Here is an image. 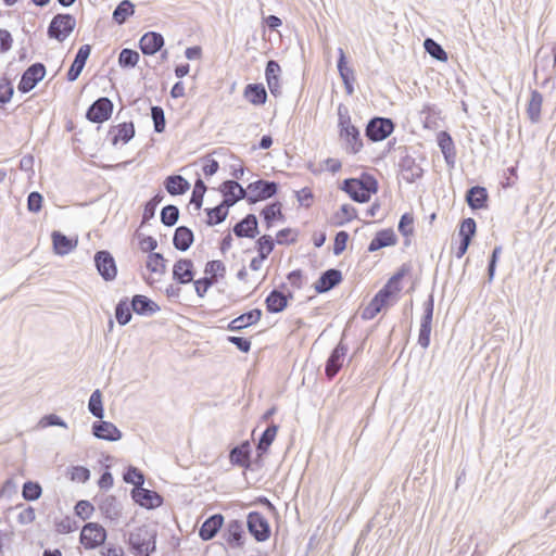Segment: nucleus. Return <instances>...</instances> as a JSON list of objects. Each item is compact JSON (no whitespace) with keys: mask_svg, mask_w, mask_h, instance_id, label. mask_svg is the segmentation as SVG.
<instances>
[{"mask_svg":"<svg viewBox=\"0 0 556 556\" xmlns=\"http://www.w3.org/2000/svg\"><path fill=\"white\" fill-rule=\"evenodd\" d=\"M166 263L167 260L162 253L154 252L148 255L146 266L151 273L164 275L166 273Z\"/></svg>","mask_w":556,"mask_h":556,"instance_id":"nucleus-49","label":"nucleus"},{"mask_svg":"<svg viewBox=\"0 0 556 556\" xmlns=\"http://www.w3.org/2000/svg\"><path fill=\"white\" fill-rule=\"evenodd\" d=\"M342 280L343 276L340 269L329 268L320 274L313 287L316 293L323 294L339 286Z\"/></svg>","mask_w":556,"mask_h":556,"instance_id":"nucleus-19","label":"nucleus"},{"mask_svg":"<svg viewBox=\"0 0 556 556\" xmlns=\"http://www.w3.org/2000/svg\"><path fill=\"white\" fill-rule=\"evenodd\" d=\"M163 185L170 195H181L190 189V182L181 175L167 176Z\"/></svg>","mask_w":556,"mask_h":556,"instance_id":"nucleus-36","label":"nucleus"},{"mask_svg":"<svg viewBox=\"0 0 556 556\" xmlns=\"http://www.w3.org/2000/svg\"><path fill=\"white\" fill-rule=\"evenodd\" d=\"M397 243V237L392 228L381 229L376 232L367 247V251L372 253L387 247H393Z\"/></svg>","mask_w":556,"mask_h":556,"instance_id":"nucleus-32","label":"nucleus"},{"mask_svg":"<svg viewBox=\"0 0 556 556\" xmlns=\"http://www.w3.org/2000/svg\"><path fill=\"white\" fill-rule=\"evenodd\" d=\"M195 274L192 260L181 257L173 266L172 278L177 285H188L193 281Z\"/></svg>","mask_w":556,"mask_h":556,"instance_id":"nucleus-18","label":"nucleus"},{"mask_svg":"<svg viewBox=\"0 0 556 556\" xmlns=\"http://www.w3.org/2000/svg\"><path fill=\"white\" fill-rule=\"evenodd\" d=\"M123 480L127 484H132L134 488H140L144 484L146 478L139 468L128 465L123 472Z\"/></svg>","mask_w":556,"mask_h":556,"instance_id":"nucleus-45","label":"nucleus"},{"mask_svg":"<svg viewBox=\"0 0 556 556\" xmlns=\"http://www.w3.org/2000/svg\"><path fill=\"white\" fill-rule=\"evenodd\" d=\"M204 212L207 216L205 224L208 227L222 224L229 214V210L222 202L214 207L204 208Z\"/></svg>","mask_w":556,"mask_h":556,"instance_id":"nucleus-42","label":"nucleus"},{"mask_svg":"<svg viewBox=\"0 0 556 556\" xmlns=\"http://www.w3.org/2000/svg\"><path fill=\"white\" fill-rule=\"evenodd\" d=\"M299 231L296 229L287 227L283 229H280L276 233L275 241L280 245H290L294 244L298 241Z\"/></svg>","mask_w":556,"mask_h":556,"instance_id":"nucleus-57","label":"nucleus"},{"mask_svg":"<svg viewBox=\"0 0 556 556\" xmlns=\"http://www.w3.org/2000/svg\"><path fill=\"white\" fill-rule=\"evenodd\" d=\"M227 184L228 179L220 184V186L218 187V191L222 193L223 197L222 203L229 210L239 201L236 191L232 188H230Z\"/></svg>","mask_w":556,"mask_h":556,"instance_id":"nucleus-58","label":"nucleus"},{"mask_svg":"<svg viewBox=\"0 0 556 556\" xmlns=\"http://www.w3.org/2000/svg\"><path fill=\"white\" fill-rule=\"evenodd\" d=\"M390 300L384 298L382 294L377 292L374 298L370 300L368 305L362 312V318L364 320L374 319L381 309L389 303Z\"/></svg>","mask_w":556,"mask_h":556,"instance_id":"nucleus-39","label":"nucleus"},{"mask_svg":"<svg viewBox=\"0 0 556 556\" xmlns=\"http://www.w3.org/2000/svg\"><path fill=\"white\" fill-rule=\"evenodd\" d=\"M243 97L253 105L261 106L267 101V91L263 84H248L243 90Z\"/></svg>","mask_w":556,"mask_h":556,"instance_id":"nucleus-35","label":"nucleus"},{"mask_svg":"<svg viewBox=\"0 0 556 556\" xmlns=\"http://www.w3.org/2000/svg\"><path fill=\"white\" fill-rule=\"evenodd\" d=\"M263 312L261 308H253L245 312L238 317L233 318L227 326L228 331H241L250 326L257 324L262 318Z\"/></svg>","mask_w":556,"mask_h":556,"instance_id":"nucleus-29","label":"nucleus"},{"mask_svg":"<svg viewBox=\"0 0 556 556\" xmlns=\"http://www.w3.org/2000/svg\"><path fill=\"white\" fill-rule=\"evenodd\" d=\"M232 232L237 238L254 239L260 235L258 219L255 214L249 213L235 224Z\"/></svg>","mask_w":556,"mask_h":556,"instance_id":"nucleus-21","label":"nucleus"},{"mask_svg":"<svg viewBox=\"0 0 556 556\" xmlns=\"http://www.w3.org/2000/svg\"><path fill=\"white\" fill-rule=\"evenodd\" d=\"M378 180L368 173H363L358 178H346L341 185V190L357 203L369 202L371 195L378 192Z\"/></svg>","mask_w":556,"mask_h":556,"instance_id":"nucleus-1","label":"nucleus"},{"mask_svg":"<svg viewBox=\"0 0 556 556\" xmlns=\"http://www.w3.org/2000/svg\"><path fill=\"white\" fill-rule=\"evenodd\" d=\"M42 495V488L39 482L27 480L22 486V497L27 502H34Z\"/></svg>","mask_w":556,"mask_h":556,"instance_id":"nucleus-54","label":"nucleus"},{"mask_svg":"<svg viewBox=\"0 0 556 556\" xmlns=\"http://www.w3.org/2000/svg\"><path fill=\"white\" fill-rule=\"evenodd\" d=\"M465 201L472 211L488 207L489 193L485 187L472 186L465 193Z\"/></svg>","mask_w":556,"mask_h":556,"instance_id":"nucleus-28","label":"nucleus"},{"mask_svg":"<svg viewBox=\"0 0 556 556\" xmlns=\"http://www.w3.org/2000/svg\"><path fill=\"white\" fill-rule=\"evenodd\" d=\"M88 410L90 414L98 418L103 419L104 417V407L102 401V392L99 389H96L88 401Z\"/></svg>","mask_w":556,"mask_h":556,"instance_id":"nucleus-47","label":"nucleus"},{"mask_svg":"<svg viewBox=\"0 0 556 556\" xmlns=\"http://www.w3.org/2000/svg\"><path fill=\"white\" fill-rule=\"evenodd\" d=\"M194 242V233L187 226H178L173 236V245L180 252H186Z\"/></svg>","mask_w":556,"mask_h":556,"instance_id":"nucleus-34","label":"nucleus"},{"mask_svg":"<svg viewBox=\"0 0 556 556\" xmlns=\"http://www.w3.org/2000/svg\"><path fill=\"white\" fill-rule=\"evenodd\" d=\"M282 203L280 201H274L266 204L260 215L263 218L265 228L271 229L277 223H285L286 215L282 212Z\"/></svg>","mask_w":556,"mask_h":556,"instance_id":"nucleus-25","label":"nucleus"},{"mask_svg":"<svg viewBox=\"0 0 556 556\" xmlns=\"http://www.w3.org/2000/svg\"><path fill=\"white\" fill-rule=\"evenodd\" d=\"M294 293L291 290H271L265 299L266 311L270 314H278L283 312L291 300H293Z\"/></svg>","mask_w":556,"mask_h":556,"instance_id":"nucleus-17","label":"nucleus"},{"mask_svg":"<svg viewBox=\"0 0 556 556\" xmlns=\"http://www.w3.org/2000/svg\"><path fill=\"white\" fill-rule=\"evenodd\" d=\"M163 200L164 193L159 191L144 203L141 224H146L154 217L156 207Z\"/></svg>","mask_w":556,"mask_h":556,"instance_id":"nucleus-51","label":"nucleus"},{"mask_svg":"<svg viewBox=\"0 0 556 556\" xmlns=\"http://www.w3.org/2000/svg\"><path fill=\"white\" fill-rule=\"evenodd\" d=\"M205 275L215 276L216 278H224L226 274V266L219 260L208 261L204 268Z\"/></svg>","mask_w":556,"mask_h":556,"instance_id":"nucleus-61","label":"nucleus"},{"mask_svg":"<svg viewBox=\"0 0 556 556\" xmlns=\"http://www.w3.org/2000/svg\"><path fill=\"white\" fill-rule=\"evenodd\" d=\"M349 238L350 235L345 230H340L336 233L332 247V252L336 256H339L344 252Z\"/></svg>","mask_w":556,"mask_h":556,"instance_id":"nucleus-63","label":"nucleus"},{"mask_svg":"<svg viewBox=\"0 0 556 556\" xmlns=\"http://www.w3.org/2000/svg\"><path fill=\"white\" fill-rule=\"evenodd\" d=\"M161 223L165 227H173L177 224L179 219V208L174 204H167L161 210Z\"/></svg>","mask_w":556,"mask_h":556,"instance_id":"nucleus-55","label":"nucleus"},{"mask_svg":"<svg viewBox=\"0 0 556 556\" xmlns=\"http://www.w3.org/2000/svg\"><path fill=\"white\" fill-rule=\"evenodd\" d=\"M275 239L270 235H262L255 241V249L262 258H267L275 249Z\"/></svg>","mask_w":556,"mask_h":556,"instance_id":"nucleus-53","label":"nucleus"},{"mask_svg":"<svg viewBox=\"0 0 556 556\" xmlns=\"http://www.w3.org/2000/svg\"><path fill=\"white\" fill-rule=\"evenodd\" d=\"M344 333L339 343L330 352L325 364V376L328 380H332L343 367L349 346L343 342Z\"/></svg>","mask_w":556,"mask_h":556,"instance_id":"nucleus-10","label":"nucleus"},{"mask_svg":"<svg viewBox=\"0 0 556 556\" xmlns=\"http://www.w3.org/2000/svg\"><path fill=\"white\" fill-rule=\"evenodd\" d=\"M74 511L77 517L87 520L94 511V507L89 501L80 500L75 504Z\"/></svg>","mask_w":556,"mask_h":556,"instance_id":"nucleus-64","label":"nucleus"},{"mask_svg":"<svg viewBox=\"0 0 556 556\" xmlns=\"http://www.w3.org/2000/svg\"><path fill=\"white\" fill-rule=\"evenodd\" d=\"M206 185L199 176L194 182L193 191L189 201V205H192L195 211H200L203 204V198L206 192Z\"/></svg>","mask_w":556,"mask_h":556,"instance_id":"nucleus-48","label":"nucleus"},{"mask_svg":"<svg viewBox=\"0 0 556 556\" xmlns=\"http://www.w3.org/2000/svg\"><path fill=\"white\" fill-rule=\"evenodd\" d=\"M338 128L339 137L345 143V151L351 154L358 153L363 147L359 129L352 124L350 112L346 105H338Z\"/></svg>","mask_w":556,"mask_h":556,"instance_id":"nucleus-2","label":"nucleus"},{"mask_svg":"<svg viewBox=\"0 0 556 556\" xmlns=\"http://www.w3.org/2000/svg\"><path fill=\"white\" fill-rule=\"evenodd\" d=\"M13 93L14 88L12 81L8 77L0 78V103L2 105L9 103Z\"/></svg>","mask_w":556,"mask_h":556,"instance_id":"nucleus-62","label":"nucleus"},{"mask_svg":"<svg viewBox=\"0 0 556 556\" xmlns=\"http://www.w3.org/2000/svg\"><path fill=\"white\" fill-rule=\"evenodd\" d=\"M543 103V96L542 93L534 89L531 90L530 93V100L527 105V115L531 123L535 124L539 123L541 119V109Z\"/></svg>","mask_w":556,"mask_h":556,"instance_id":"nucleus-40","label":"nucleus"},{"mask_svg":"<svg viewBox=\"0 0 556 556\" xmlns=\"http://www.w3.org/2000/svg\"><path fill=\"white\" fill-rule=\"evenodd\" d=\"M130 496L135 504L149 510L155 509L164 503V497L160 493L146 489L143 485L140 488H132Z\"/></svg>","mask_w":556,"mask_h":556,"instance_id":"nucleus-14","label":"nucleus"},{"mask_svg":"<svg viewBox=\"0 0 556 556\" xmlns=\"http://www.w3.org/2000/svg\"><path fill=\"white\" fill-rule=\"evenodd\" d=\"M156 528L152 525H142L135 528L128 536L129 551L135 556H150L156 551Z\"/></svg>","mask_w":556,"mask_h":556,"instance_id":"nucleus-3","label":"nucleus"},{"mask_svg":"<svg viewBox=\"0 0 556 556\" xmlns=\"http://www.w3.org/2000/svg\"><path fill=\"white\" fill-rule=\"evenodd\" d=\"M102 515L110 520H117L122 514L121 505L114 495H106L99 504Z\"/></svg>","mask_w":556,"mask_h":556,"instance_id":"nucleus-38","label":"nucleus"},{"mask_svg":"<svg viewBox=\"0 0 556 556\" xmlns=\"http://www.w3.org/2000/svg\"><path fill=\"white\" fill-rule=\"evenodd\" d=\"M249 190L251 191L249 204H255L277 195L279 184L274 180L257 179L249 184Z\"/></svg>","mask_w":556,"mask_h":556,"instance_id":"nucleus-11","label":"nucleus"},{"mask_svg":"<svg viewBox=\"0 0 556 556\" xmlns=\"http://www.w3.org/2000/svg\"><path fill=\"white\" fill-rule=\"evenodd\" d=\"M424 48L425 51L437 61L446 62L448 59L447 52L432 38L425 39Z\"/></svg>","mask_w":556,"mask_h":556,"instance_id":"nucleus-46","label":"nucleus"},{"mask_svg":"<svg viewBox=\"0 0 556 556\" xmlns=\"http://www.w3.org/2000/svg\"><path fill=\"white\" fill-rule=\"evenodd\" d=\"M76 18L70 13H58L50 21L47 35L50 39L63 42L75 29Z\"/></svg>","mask_w":556,"mask_h":556,"instance_id":"nucleus-4","label":"nucleus"},{"mask_svg":"<svg viewBox=\"0 0 556 556\" xmlns=\"http://www.w3.org/2000/svg\"><path fill=\"white\" fill-rule=\"evenodd\" d=\"M477 231V223L472 217L464 218L458 227L459 240L471 242Z\"/></svg>","mask_w":556,"mask_h":556,"instance_id":"nucleus-52","label":"nucleus"},{"mask_svg":"<svg viewBox=\"0 0 556 556\" xmlns=\"http://www.w3.org/2000/svg\"><path fill=\"white\" fill-rule=\"evenodd\" d=\"M433 311L434 296L433 293H430L428 295V299L424 302V313L421 316L420 328L418 333V344L425 350L428 349L430 345Z\"/></svg>","mask_w":556,"mask_h":556,"instance_id":"nucleus-8","label":"nucleus"},{"mask_svg":"<svg viewBox=\"0 0 556 556\" xmlns=\"http://www.w3.org/2000/svg\"><path fill=\"white\" fill-rule=\"evenodd\" d=\"M223 538L230 547H242L245 542V532L242 521L238 519L230 520L223 531Z\"/></svg>","mask_w":556,"mask_h":556,"instance_id":"nucleus-22","label":"nucleus"},{"mask_svg":"<svg viewBox=\"0 0 556 556\" xmlns=\"http://www.w3.org/2000/svg\"><path fill=\"white\" fill-rule=\"evenodd\" d=\"M129 301L134 313L140 316H153L161 309L156 302L143 294H135Z\"/></svg>","mask_w":556,"mask_h":556,"instance_id":"nucleus-31","label":"nucleus"},{"mask_svg":"<svg viewBox=\"0 0 556 556\" xmlns=\"http://www.w3.org/2000/svg\"><path fill=\"white\" fill-rule=\"evenodd\" d=\"M136 135L135 124L132 122H123L110 127L108 137L112 146L116 147L118 143H128Z\"/></svg>","mask_w":556,"mask_h":556,"instance_id":"nucleus-20","label":"nucleus"},{"mask_svg":"<svg viewBox=\"0 0 556 556\" xmlns=\"http://www.w3.org/2000/svg\"><path fill=\"white\" fill-rule=\"evenodd\" d=\"M53 252L56 255L64 256L76 249L78 239L76 237H67L59 230L51 233Z\"/></svg>","mask_w":556,"mask_h":556,"instance_id":"nucleus-30","label":"nucleus"},{"mask_svg":"<svg viewBox=\"0 0 556 556\" xmlns=\"http://www.w3.org/2000/svg\"><path fill=\"white\" fill-rule=\"evenodd\" d=\"M224 525V516L222 514H214L210 516L201 525L199 529V536L203 541H210L216 536Z\"/></svg>","mask_w":556,"mask_h":556,"instance_id":"nucleus-33","label":"nucleus"},{"mask_svg":"<svg viewBox=\"0 0 556 556\" xmlns=\"http://www.w3.org/2000/svg\"><path fill=\"white\" fill-rule=\"evenodd\" d=\"M151 118L153 121V128L156 134H162L165 131L166 127V118L165 112L160 105L151 106Z\"/></svg>","mask_w":556,"mask_h":556,"instance_id":"nucleus-56","label":"nucleus"},{"mask_svg":"<svg viewBox=\"0 0 556 556\" xmlns=\"http://www.w3.org/2000/svg\"><path fill=\"white\" fill-rule=\"evenodd\" d=\"M229 463L232 466L252 469V446L249 440H243L229 451Z\"/></svg>","mask_w":556,"mask_h":556,"instance_id":"nucleus-15","label":"nucleus"},{"mask_svg":"<svg viewBox=\"0 0 556 556\" xmlns=\"http://www.w3.org/2000/svg\"><path fill=\"white\" fill-rule=\"evenodd\" d=\"M92 434L100 440L116 442L122 439V431L111 421L99 419L91 427Z\"/></svg>","mask_w":556,"mask_h":556,"instance_id":"nucleus-23","label":"nucleus"},{"mask_svg":"<svg viewBox=\"0 0 556 556\" xmlns=\"http://www.w3.org/2000/svg\"><path fill=\"white\" fill-rule=\"evenodd\" d=\"M404 155L401 156L399 167L403 174V178L408 184H414L416 180L424 177L425 170L416 162V160L407 153V148H403Z\"/></svg>","mask_w":556,"mask_h":556,"instance_id":"nucleus-16","label":"nucleus"},{"mask_svg":"<svg viewBox=\"0 0 556 556\" xmlns=\"http://www.w3.org/2000/svg\"><path fill=\"white\" fill-rule=\"evenodd\" d=\"M437 143L443 154L444 161L448 169H453L456 164V148L450 132L441 130L437 134Z\"/></svg>","mask_w":556,"mask_h":556,"instance_id":"nucleus-24","label":"nucleus"},{"mask_svg":"<svg viewBox=\"0 0 556 556\" xmlns=\"http://www.w3.org/2000/svg\"><path fill=\"white\" fill-rule=\"evenodd\" d=\"M395 128V123L389 117L374 116L365 128V137L371 142L387 139Z\"/></svg>","mask_w":556,"mask_h":556,"instance_id":"nucleus-5","label":"nucleus"},{"mask_svg":"<svg viewBox=\"0 0 556 556\" xmlns=\"http://www.w3.org/2000/svg\"><path fill=\"white\" fill-rule=\"evenodd\" d=\"M165 39L161 33L148 31L139 39V49L144 55H154L162 50Z\"/></svg>","mask_w":556,"mask_h":556,"instance_id":"nucleus-27","label":"nucleus"},{"mask_svg":"<svg viewBox=\"0 0 556 556\" xmlns=\"http://www.w3.org/2000/svg\"><path fill=\"white\" fill-rule=\"evenodd\" d=\"M413 224H414V217L410 213H404L401 218H400V222H399V225H397V230L399 232L407 238L409 236H412L414 233V227H413Z\"/></svg>","mask_w":556,"mask_h":556,"instance_id":"nucleus-60","label":"nucleus"},{"mask_svg":"<svg viewBox=\"0 0 556 556\" xmlns=\"http://www.w3.org/2000/svg\"><path fill=\"white\" fill-rule=\"evenodd\" d=\"M502 251H503L502 245H495L490 255V258L488 262V267H486V275H488L489 282H492L494 279L497 262L500 260Z\"/></svg>","mask_w":556,"mask_h":556,"instance_id":"nucleus-59","label":"nucleus"},{"mask_svg":"<svg viewBox=\"0 0 556 556\" xmlns=\"http://www.w3.org/2000/svg\"><path fill=\"white\" fill-rule=\"evenodd\" d=\"M114 104L108 97H100L86 111V118L94 124H102L112 116Z\"/></svg>","mask_w":556,"mask_h":556,"instance_id":"nucleus-13","label":"nucleus"},{"mask_svg":"<svg viewBox=\"0 0 556 556\" xmlns=\"http://www.w3.org/2000/svg\"><path fill=\"white\" fill-rule=\"evenodd\" d=\"M136 5L130 0L121 1L113 11L112 20L117 25H124L135 14Z\"/></svg>","mask_w":556,"mask_h":556,"instance_id":"nucleus-41","label":"nucleus"},{"mask_svg":"<svg viewBox=\"0 0 556 556\" xmlns=\"http://www.w3.org/2000/svg\"><path fill=\"white\" fill-rule=\"evenodd\" d=\"M131 303L127 296L121 299L115 305V318L119 326H126L132 318Z\"/></svg>","mask_w":556,"mask_h":556,"instance_id":"nucleus-44","label":"nucleus"},{"mask_svg":"<svg viewBox=\"0 0 556 556\" xmlns=\"http://www.w3.org/2000/svg\"><path fill=\"white\" fill-rule=\"evenodd\" d=\"M98 274L104 281H113L117 276V265L114 256L108 250H99L93 255Z\"/></svg>","mask_w":556,"mask_h":556,"instance_id":"nucleus-12","label":"nucleus"},{"mask_svg":"<svg viewBox=\"0 0 556 556\" xmlns=\"http://www.w3.org/2000/svg\"><path fill=\"white\" fill-rule=\"evenodd\" d=\"M106 538L104 527L98 522H87L80 531L79 542L86 549H96L105 543Z\"/></svg>","mask_w":556,"mask_h":556,"instance_id":"nucleus-6","label":"nucleus"},{"mask_svg":"<svg viewBox=\"0 0 556 556\" xmlns=\"http://www.w3.org/2000/svg\"><path fill=\"white\" fill-rule=\"evenodd\" d=\"M140 60L138 51L129 48H124L118 54V65L122 68H134Z\"/></svg>","mask_w":556,"mask_h":556,"instance_id":"nucleus-50","label":"nucleus"},{"mask_svg":"<svg viewBox=\"0 0 556 556\" xmlns=\"http://www.w3.org/2000/svg\"><path fill=\"white\" fill-rule=\"evenodd\" d=\"M247 528L251 536L258 543L265 542L270 538V525L260 511L253 510L248 514Z\"/></svg>","mask_w":556,"mask_h":556,"instance_id":"nucleus-7","label":"nucleus"},{"mask_svg":"<svg viewBox=\"0 0 556 556\" xmlns=\"http://www.w3.org/2000/svg\"><path fill=\"white\" fill-rule=\"evenodd\" d=\"M338 54H339L338 61H337L338 72L342 79V83L344 85L346 93L349 96H351L354 92V81H355L354 70L348 66V58L342 48L338 49Z\"/></svg>","mask_w":556,"mask_h":556,"instance_id":"nucleus-26","label":"nucleus"},{"mask_svg":"<svg viewBox=\"0 0 556 556\" xmlns=\"http://www.w3.org/2000/svg\"><path fill=\"white\" fill-rule=\"evenodd\" d=\"M46 65L41 62L33 63L22 74L17 84L21 93L30 92L46 76Z\"/></svg>","mask_w":556,"mask_h":556,"instance_id":"nucleus-9","label":"nucleus"},{"mask_svg":"<svg viewBox=\"0 0 556 556\" xmlns=\"http://www.w3.org/2000/svg\"><path fill=\"white\" fill-rule=\"evenodd\" d=\"M278 430L279 425L271 421L263 431L256 443V452H258L260 455H266L268 453L270 445L276 439Z\"/></svg>","mask_w":556,"mask_h":556,"instance_id":"nucleus-37","label":"nucleus"},{"mask_svg":"<svg viewBox=\"0 0 556 556\" xmlns=\"http://www.w3.org/2000/svg\"><path fill=\"white\" fill-rule=\"evenodd\" d=\"M355 218H357V210L351 204H343L340 210L332 215L331 225L341 227Z\"/></svg>","mask_w":556,"mask_h":556,"instance_id":"nucleus-43","label":"nucleus"}]
</instances>
